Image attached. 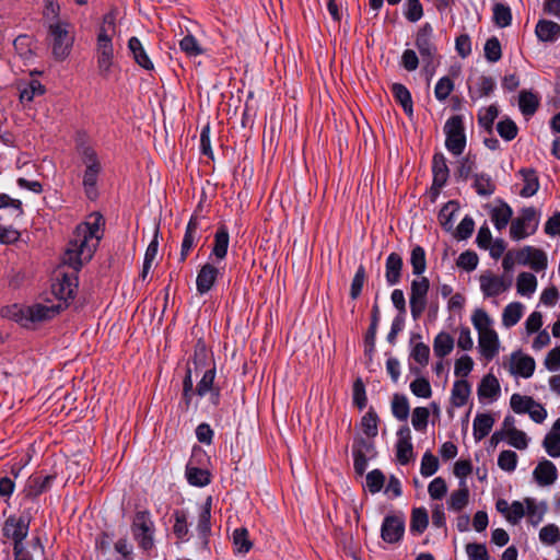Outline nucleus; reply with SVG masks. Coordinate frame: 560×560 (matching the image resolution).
<instances>
[{
	"instance_id": "1",
	"label": "nucleus",
	"mask_w": 560,
	"mask_h": 560,
	"mask_svg": "<svg viewBox=\"0 0 560 560\" xmlns=\"http://www.w3.org/2000/svg\"><path fill=\"white\" fill-rule=\"evenodd\" d=\"M78 238L70 240L68 246L62 255V264L72 268L71 275H77L82 269L83 265L89 262L97 249V243L92 245L83 244Z\"/></svg>"
},
{
	"instance_id": "2",
	"label": "nucleus",
	"mask_w": 560,
	"mask_h": 560,
	"mask_svg": "<svg viewBox=\"0 0 560 560\" xmlns=\"http://www.w3.org/2000/svg\"><path fill=\"white\" fill-rule=\"evenodd\" d=\"M69 24L66 22H56L49 24L48 35L51 39V54L58 61L65 60L71 52L74 38L69 33Z\"/></svg>"
},
{
	"instance_id": "3",
	"label": "nucleus",
	"mask_w": 560,
	"mask_h": 560,
	"mask_svg": "<svg viewBox=\"0 0 560 560\" xmlns=\"http://www.w3.org/2000/svg\"><path fill=\"white\" fill-rule=\"evenodd\" d=\"M95 59L97 73L102 79L107 80L115 67V61L112 35H106L104 30L96 37Z\"/></svg>"
},
{
	"instance_id": "4",
	"label": "nucleus",
	"mask_w": 560,
	"mask_h": 560,
	"mask_svg": "<svg viewBox=\"0 0 560 560\" xmlns=\"http://www.w3.org/2000/svg\"><path fill=\"white\" fill-rule=\"evenodd\" d=\"M154 529V523L152 522L150 512L148 510L138 511L135 514L131 524V533L141 549L150 550L153 548Z\"/></svg>"
},
{
	"instance_id": "5",
	"label": "nucleus",
	"mask_w": 560,
	"mask_h": 560,
	"mask_svg": "<svg viewBox=\"0 0 560 560\" xmlns=\"http://www.w3.org/2000/svg\"><path fill=\"white\" fill-rule=\"evenodd\" d=\"M445 147L454 155H460L466 148V135L463 116L454 115L444 125Z\"/></svg>"
},
{
	"instance_id": "6",
	"label": "nucleus",
	"mask_w": 560,
	"mask_h": 560,
	"mask_svg": "<svg viewBox=\"0 0 560 560\" xmlns=\"http://www.w3.org/2000/svg\"><path fill=\"white\" fill-rule=\"evenodd\" d=\"M539 220L534 207H525L521 214L512 220L510 226V236L514 241H521L534 234L538 229Z\"/></svg>"
},
{
	"instance_id": "7",
	"label": "nucleus",
	"mask_w": 560,
	"mask_h": 560,
	"mask_svg": "<svg viewBox=\"0 0 560 560\" xmlns=\"http://www.w3.org/2000/svg\"><path fill=\"white\" fill-rule=\"evenodd\" d=\"M429 289L430 281L427 277L411 281L409 305L413 320H418L425 311Z\"/></svg>"
},
{
	"instance_id": "8",
	"label": "nucleus",
	"mask_w": 560,
	"mask_h": 560,
	"mask_svg": "<svg viewBox=\"0 0 560 560\" xmlns=\"http://www.w3.org/2000/svg\"><path fill=\"white\" fill-rule=\"evenodd\" d=\"M31 523L28 514L8 517L3 526V536L13 540V549L24 548L23 540L27 537Z\"/></svg>"
},
{
	"instance_id": "9",
	"label": "nucleus",
	"mask_w": 560,
	"mask_h": 560,
	"mask_svg": "<svg viewBox=\"0 0 560 560\" xmlns=\"http://www.w3.org/2000/svg\"><path fill=\"white\" fill-rule=\"evenodd\" d=\"M433 37V27L430 23H424L421 27H419L415 45L419 50V54L425 63V67L433 66L434 59L438 56V48L435 44L432 42Z\"/></svg>"
},
{
	"instance_id": "10",
	"label": "nucleus",
	"mask_w": 560,
	"mask_h": 560,
	"mask_svg": "<svg viewBox=\"0 0 560 560\" xmlns=\"http://www.w3.org/2000/svg\"><path fill=\"white\" fill-rule=\"evenodd\" d=\"M90 219L93 221H86L80 223L74 230V237L82 242L83 244L92 245L91 241L94 238L97 245L103 237V233L101 232V226L105 224L104 218L100 212H93L90 215Z\"/></svg>"
},
{
	"instance_id": "11",
	"label": "nucleus",
	"mask_w": 560,
	"mask_h": 560,
	"mask_svg": "<svg viewBox=\"0 0 560 560\" xmlns=\"http://www.w3.org/2000/svg\"><path fill=\"white\" fill-rule=\"evenodd\" d=\"M205 456L201 448H194L192 455L186 466V478L187 481L195 487H206L211 482V474L206 468H199L195 466V463H199L198 457Z\"/></svg>"
},
{
	"instance_id": "12",
	"label": "nucleus",
	"mask_w": 560,
	"mask_h": 560,
	"mask_svg": "<svg viewBox=\"0 0 560 560\" xmlns=\"http://www.w3.org/2000/svg\"><path fill=\"white\" fill-rule=\"evenodd\" d=\"M79 278L77 275L63 273L61 279L52 283L51 290L54 295L61 304H68L73 300L78 290Z\"/></svg>"
},
{
	"instance_id": "13",
	"label": "nucleus",
	"mask_w": 560,
	"mask_h": 560,
	"mask_svg": "<svg viewBox=\"0 0 560 560\" xmlns=\"http://www.w3.org/2000/svg\"><path fill=\"white\" fill-rule=\"evenodd\" d=\"M405 533V518L402 515H386L384 517L381 537L387 544H396L401 540Z\"/></svg>"
},
{
	"instance_id": "14",
	"label": "nucleus",
	"mask_w": 560,
	"mask_h": 560,
	"mask_svg": "<svg viewBox=\"0 0 560 560\" xmlns=\"http://www.w3.org/2000/svg\"><path fill=\"white\" fill-rule=\"evenodd\" d=\"M200 215H198L196 212L190 217L185 234L183 237L182 246H180V255H179V262H184L192 247L195 246V241L197 238L198 230H199V223Z\"/></svg>"
},
{
	"instance_id": "15",
	"label": "nucleus",
	"mask_w": 560,
	"mask_h": 560,
	"mask_svg": "<svg viewBox=\"0 0 560 560\" xmlns=\"http://www.w3.org/2000/svg\"><path fill=\"white\" fill-rule=\"evenodd\" d=\"M479 281L480 289L486 298L498 296L500 293L506 291L512 284L511 279H509L508 284H504V279L502 277L493 276L491 273L481 275Z\"/></svg>"
},
{
	"instance_id": "16",
	"label": "nucleus",
	"mask_w": 560,
	"mask_h": 560,
	"mask_svg": "<svg viewBox=\"0 0 560 560\" xmlns=\"http://www.w3.org/2000/svg\"><path fill=\"white\" fill-rule=\"evenodd\" d=\"M68 307V304H61L58 303L56 305H43V304H35L32 306H28L26 308L27 313V320L31 322H44L54 318L56 315H58L61 311L66 310Z\"/></svg>"
},
{
	"instance_id": "17",
	"label": "nucleus",
	"mask_w": 560,
	"mask_h": 560,
	"mask_svg": "<svg viewBox=\"0 0 560 560\" xmlns=\"http://www.w3.org/2000/svg\"><path fill=\"white\" fill-rule=\"evenodd\" d=\"M220 271L214 265L207 262L198 271L196 288L199 294L208 293L214 285Z\"/></svg>"
},
{
	"instance_id": "18",
	"label": "nucleus",
	"mask_w": 560,
	"mask_h": 560,
	"mask_svg": "<svg viewBox=\"0 0 560 560\" xmlns=\"http://www.w3.org/2000/svg\"><path fill=\"white\" fill-rule=\"evenodd\" d=\"M533 476L539 486H550L557 480L558 470L552 462L542 459L534 469Z\"/></svg>"
},
{
	"instance_id": "19",
	"label": "nucleus",
	"mask_w": 560,
	"mask_h": 560,
	"mask_svg": "<svg viewBox=\"0 0 560 560\" xmlns=\"http://www.w3.org/2000/svg\"><path fill=\"white\" fill-rule=\"evenodd\" d=\"M535 366V360L532 357L521 354L520 351L512 354L510 369L512 374L528 378L534 374Z\"/></svg>"
},
{
	"instance_id": "20",
	"label": "nucleus",
	"mask_w": 560,
	"mask_h": 560,
	"mask_svg": "<svg viewBox=\"0 0 560 560\" xmlns=\"http://www.w3.org/2000/svg\"><path fill=\"white\" fill-rule=\"evenodd\" d=\"M500 342L495 330L479 334V350L486 360H492L498 354Z\"/></svg>"
},
{
	"instance_id": "21",
	"label": "nucleus",
	"mask_w": 560,
	"mask_h": 560,
	"mask_svg": "<svg viewBox=\"0 0 560 560\" xmlns=\"http://www.w3.org/2000/svg\"><path fill=\"white\" fill-rule=\"evenodd\" d=\"M55 478V475H47L44 477L31 476L24 490L25 497L28 499L37 498L38 495H40L43 492L47 491L50 488Z\"/></svg>"
},
{
	"instance_id": "22",
	"label": "nucleus",
	"mask_w": 560,
	"mask_h": 560,
	"mask_svg": "<svg viewBox=\"0 0 560 560\" xmlns=\"http://www.w3.org/2000/svg\"><path fill=\"white\" fill-rule=\"evenodd\" d=\"M101 170V164H91L88 165L84 171L82 185L84 192L90 200H95L98 197L96 184Z\"/></svg>"
},
{
	"instance_id": "23",
	"label": "nucleus",
	"mask_w": 560,
	"mask_h": 560,
	"mask_svg": "<svg viewBox=\"0 0 560 560\" xmlns=\"http://www.w3.org/2000/svg\"><path fill=\"white\" fill-rule=\"evenodd\" d=\"M535 33L539 40L555 43L560 37V24L550 20H539Z\"/></svg>"
},
{
	"instance_id": "24",
	"label": "nucleus",
	"mask_w": 560,
	"mask_h": 560,
	"mask_svg": "<svg viewBox=\"0 0 560 560\" xmlns=\"http://www.w3.org/2000/svg\"><path fill=\"white\" fill-rule=\"evenodd\" d=\"M402 258L397 253H390L385 264V277L389 285L397 284L401 279Z\"/></svg>"
},
{
	"instance_id": "25",
	"label": "nucleus",
	"mask_w": 560,
	"mask_h": 560,
	"mask_svg": "<svg viewBox=\"0 0 560 560\" xmlns=\"http://www.w3.org/2000/svg\"><path fill=\"white\" fill-rule=\"evenodd\" d=\"M211 508L212 498L208 497L202 504L197 524L199 536L205 540L206 544L208 542V537L211 534Z\"/></svg>"
},
{
	"instance_id": "26",
	"label": "nucleus",
	"mask_w": 560,
	"mask_h": 560,
	"mask_svg": "<svg viewBox=\"0 0 560 560\" xmlns=\"http://www.w3.org/2000/svg\"><path fill=\"white\" fill-rule=\"evenodd\" d=\"M128 48L132 54L135 61L145 70H153L154 65L152 60L149 58L147 51L144 50L142 43L136 36H132L128 40Z\"/></svg>"
},
{
	"instance_id": "27",
	"label": "nucleus",
	"mask_w": 560,
	"mask_h": 560,
	"mask_svg": "<svg viewBox=\"0 0 560 560\" xmlns=\"http://www.w3.org/2000/svg\"><path fill=\"white\" fill-rule=\"evenodd\" d=\"M229 243L230 234L228 226L225 224H221L218 226V230L214 234V243L211 255L215 256L220 260L224 259L228 254Z\"/></svg>"
},
{
	"instance_id": "28",
	"label": "nucleus",
	"mask_w": 560,
	"mask_h": 560,
	"mask_svg": "<svg viewBox=\"0 0 560 560\" xmlns=\"http://www.w3.org/2000/svg\"><path fill=\"white\" fill-rule=\"evenodd\" d=\"M390 91L395 101L401 105L405 114L409 117H412L413 102L409 90L401 83H393Z\"/></svg>"
},
{
	"instance_id": "29",
	"label": "nucleus",
	"mask_w": 560,
	"mask_h": 560,
	"mask_svg": "<svg viewBox=\"0 0 560 560\" xmlns=\"http://www.w3.org/2000/svg\"><path fill=\"white\" fill-rule=\"evenodd\" d=\"M518 174L523 177L524 187L521 189L520 195L524 198L534 196L539 189V178L535 168H521Z\"/></svg>"
},
{
	"instance_id": "30",
	"label": "nucleus",
	"mask_w": 560,
	"mask_h": 560,
	"mask_svg": "<svg viewBox=\"0 0 560 560\" xmlns=\"http://www.w3.org/2000/svg\"><path fill=\"white\" fill-rule=\"evenodd\" d=\"M471 393V386L466 380H457L452 388L451 402L454 407H463L467 404Z\"/></svg>"
},
{
	"instance_id": "31",
	"label": "nucleus",
	"mask_w": 560,
	"mask_h": 560,
	"mask_svg": "<svg viewBox=\"0 0 560 560\" xmlns=\"http://www.w3.org/2000/svg\"><path fill=\"white\" fill-rule=\"evenodd\" d=\"M494 418L491 413H477L474 420V438L476 441L485 439L494 424Z\"/></svg>"
},
{
	"instance_id": "32",
	"label": "nucleus",
	"mask_w": 560,
	"mask_h": 560,
	"mask_svg": "<svg viewBox=\"0 0 560 560\" xmlns=\"http://www.w3.org/2000/svg\"><path fill=\"white\" fill-rule=\"evenodd\" d=\"M432 174L433 179L436 184L446 185L447 179L450 177V170L446 164V158L443 153L438 152L433 155L432 159Z\"/></svg>"
},
{
	"instance_id": "33",
	"label": "nucleus",
	"mask_w": 560,
	"mask_h": 560,
	"mask_svg": "<svg viewBox=\"0 0 560 560\" xmlns=\"http://www.w3.org/2000/svg\"><path fill=\"white\" fill-rule=\"evenodd\" d=\"M518 107L524 116H533L539 107V98L532 91L523 90L518 94Z\"/></svg>"
},
{
	"instance_id": "34",
	"label": "nucleus",
	"mask_w": 560,
	"mask_h": 560,
	"mask_svg": "<svg viewBox=\"0 0 560 560\" xmlns=\"http://www.w3.org/2000/svg\"><path fill=\"white\" fill-rule=\"evenodd\" d=\"M34 37L27 34L19 35L14 42L13 46L19 56L24 60H31L34 58Z\"/></svg>"
},
{
	"instance_id": "35",
	"label": "nucleus",
	"mask_w": 560,
	"mask_h": 560,
	"mask_svg": "<svg viewBox=\"0 0 560 560\" xmlns=\"http://www.w3.org/2000/svg\"><path fill=\"white\" fill-rule=\"evenodd\" d=\"M458 210L459 202L457 200H450L441 208L438 219L444 231H453V218Z\"/></svg>"
},
{
	"instance_id": "36",
	"label": "nucleus",
	"mask_w": 560,
	"mask_h": 560,
	"mask_svg": "<svg viewBox=\"0 0 560 560\" xmlns=\"http://www.w3.org/2000/svg\"><path fill=\"white\" fill-rule=\"evenodd\" d=\"M454 348V338L445 331L439 332L433 340V351L435 357L443 359L448 355Z\"/></svg>"
},
{
	"instance_id": "37",
	"label": "nucleus",
	"mask_w": 560,
	"mask_h": 560,
	"mask_svg": "<svg viewBox=\"0 0 560 560\" xmlns=\"http://www.w3.org/2000/svg\"><path fill=\"white\" fill-rule=\"evenodd\" d=\"M478 396L482 398H494L500 393V384L498 378L489 373L482 377L477 389Z\"/></svg>"
},
{
	"instance_id": "38",
	"label": "nucleus",
	"mask_w": 560,
	"mask_h": 560,
	"mask_svg": "<svg viewBox=\"0 0 560 560\" xmlns=\"http://www.w3.org/2000/svg\"><path fill=\"white\" fill-rule=\"evenodd\" d=\"M211 359L212 354L209 353L206 342L201 338L198 339L194 347V354L191 358L194 370L198 372L205 369Z\"/></svg>"
},
{
	"instance_id": "39",
	"label": "nucleus",
	"mask_w": 560,
	"mask_h": 560,
	"mask_svg": "<svg viewBox=\"0 0 560 560\" xmlns=\"http://www.w3.org/2000/svg\"><path fill=\"white\" fill-rule=\"evenodd\" d=\"M459 489L452 492L448 500V508L456 512L462 511L469 502V489L465 480L459 481Z\"/></svg>"
},
{
	"instance_id": "40",
	"label": "nucleus",
	"mask_w": 560,
	"mask_h": 560,
	"mask_svg": "<svg viewBox=\"0 0 560 560\" xmlns=\"http://www.w3.org/2000/svg\"><path fill=\"white\" fill-rule=\"evenodd\" d=\"M495 89V81L488 75H480L478 78L477 88L472 90L469 88V96L472 101L489 96Z\"/></svg>"
},
{
	"instance_id": "41",
	"label": "nucleus",
	"mask_w": 560,
	"mask_h": 560,
	"mask_svg": "<svg viewBox=\"0 0 560 560\" xmlns=\"http://www.w3.org/2000/svg\"><path fill=\"white\" fill-rule=\"evenodd\" d=\"M512 215L513 210L506 202H502L500 207H495L491 211V220L495 229L499 231L503 230L508 225Z\"/></svg>"
},
{
	"instance_id": "42",
	"label": "nucleus",
	"mask_w": 560,
	"mask_h": 560,
	"mask_svg": "<svg viewBox=\"0 0 560 560\" xmlns=\"http://www.w3.org/2000/svg\"><path fill=\"white\" fill-rule=\"evenodd\" d=\"M429 525V514L424 508H413L411 511L410 532L422 534Z\"/></svg>"
},
{
	"instance_id": "43",
	"label": "nucleus",
	"mask_w": 560,
	"mask_h": 560,
	"mask_svg": "<svg viewBox=\"0 0 560 560\" xmlns=\"http://www.w3.org/2000/svg\"><path fill=\"white\" fill-rule=\"evenodd\" d=\"M524 502L526 504L525 513L528 515L529 523L534 526L538 525L542 521L547 511L546 502H540V504L537 505L535 500L532 498H526Z\"/></svg>"
},
{
	"instance_id": "44",
	"label": "nucleus",
	"mask_w": 560,
	"mask_h": 560,
	"mask_svg": "<svg viewBox=\"0 0 560 560\" xmlns=\"http://www.w3.org/2000/svg\"><path fill=\"white\" fill-rule=\"evenodd\" d=\"M523 315V304L520 302H512L505 306L502 314V323L505 327L515 326Z\"/></svg>"
},
{
	"instance_id": "45",
	"label": "nucleus",
	"mask_w": 560,
	"mask_h": 560,
	"mask_svg": "<svg viewBox=\"0 0 560 560\" xmlns=\"http://www.w3.org/2000/svg\"><path fill=\"white\" fill-rule=\"evenodd\" d=\"M537 288V279L530 272H521L516 280V290L521 295H530Z\"/></svg>"
},
{
	"instance_id": "46",
	"label": "nucleus",
	"mask_w": 560,
	"mask_h": 560,
	"mask_svg": "<svg viewBox=\"0 0 560 560\" xmlns=\"http://www.w3.org/2000/svg\"><path fill=\"white\" fill-rule=\"evenodd\" d=\"M380 418L373 407L361 419V428L364 434L373 439L377 435Z\"/></svg>"
},
{
	"instance_id": "47",
	"label": "nucleus",
	"mask_w": 560,
	"mask_h": 560,
	"mask_svg": "<svg viewBox=\"0 0 560 560\" xmlns=\"http://www.w3.org/2000/svg\"><path fill=\"white\" fill-rule=\"evenodd\" d=\"M172 516L174 518V535L180 540H186L189 533L187 513L184 510H175Z\"/></svg>"
},
{
	"instance_id": "48",
	"label": "nucleus",
	"mask_w": 560,
	"mask_h": 560,
	"mask_svg": "<svg viewBox=\"0 0 560 560\" xmlns=\"http://www.w3.org/2000/svg\"><path fill=\"white\" fill-rule=\"evenodd\" d=\"M493 23L503 28L512 23V12L508 4L495 2L493 4Z\"/></svg>"
},
{
	"instance_id": "49",
	"label": "nucleus",
	"mask_w": 560,
	"mask_h": 560,
	"mask_svg": "<svg viewBox=\"0 0 560 560\" xmlns=\"http://www.w3.org/2000/svg\"><path fill=\"white\" fill-rule=\"evenodd\" d=\"M409 402L405 395L394 394L392 400V412L399 421H406L409 416Z\"/></svg>"
},
{
	"instance_id": "50",
	"label": "nucleus",
	"mask_w": 560,
	"mask_h": 560,
	"mask_svg": "<svg viewBox=\"0 0 560 560\" xmlns=\"http://www.w3.org/2000/svg\"><path fill=\"white\" fill-rule=\"evenodd\" d=\"M525 250L528 252L529 262L528 266L539 272L547 268L548 259L547 255L542 249L535 248L533 246H525Z\"/></svg>"
},
{
	"instance_id": "51",
	"label": "nucleus",
	"mask_w": 560,
	"mask_h": 560,
	"mask_svg": "<svg viewBox=\"0 0 560 560\" xmlns=\"http://www.w3.org/2000/svg\"><path fill=\"white\" fill-rule=\"evenodd\" d=\"M215 374L217 372L214 365L205 371L201 380L196 386V395L203 397L209 393V390L219 386L214 383Z\"/></svg>"
},
{
	"instance_id": "52",
	"label": "nucleus",
	"mask_w": 560,
	"mask_h": 560,
	"mask_svg": "<svg viewBox=\"0 0 560 560\" xmlns=\"http://www.w3.org/2000/svg\"><path fill=\"white\" fill-rule=\"evenodd\" d=\"M410 264L412 266V272L416 276H421L427 268V259L424 248L420 245H416L411 249Z\"/></svg>"
},
{
	"instance_id": "53",
	"label": "nucleus",
	"mask_w": 560,
	"mask_h": 560,
	"mask_svg": "<svg viewBox=\"0 0 560 560\" xmlns=\"http://www.w3.org/2000/svg\"><path fill=\"white\" fill-rule=\"evenodd\" d=\"M474 188L476 192L480 196H490L495 190V185L492 182L491 177L487 174H475L474 175Z\"/></svg>"
},
{
	"instance_id": "54",
	"label": "nucleus",
	"mask_w": 560,
	"mask_h": 560,
	"mask_svg": "<svg viewBox=\"0 0 560 560\" xmlns=\"http://www.w3.org/2000/svg\"><path fill=\"white\" fill-rule=\"evenodd\" d=\"M499 136L505 141H512L518 133V127L510 117H505L497 124Z\"/></svg>"
},
{
	"instance_id": "55",
	"label": "nucleus",
	"mask_w": 560,
	"mask_h": 560,
	"mask_svg": "<svg viewBox=\"0 0 560 560\" xmlns=\"http://www.w3.org/2000/svg\"><path fill=\"white\" fill-rule=\"evenodd\" d=\"M510 405L515 413H527L530 407H535L536 401L530 396L513 394L511 396Z\"/></svg>"
},
{
	"instance_id": "56",
	"label": "nucleus",
	"mask_w": 560,
	"mask_h": 560,
	"mask_svg": "<svg viewBox=\"0 0 560 560\" xmlns=\"http://www.w3.org/2000/svg\"><path fill=\"white\" fill-rule=\"evenodd\" d=\"M233 544L242 553H247L252 549L253 542L249 540L247 528L240 527L233 532Z\"/></svg>"
},
{
	"instance_id": "57",
	"label": "nucleus",
	"mask_w": 560,
	"mask_h": 560,
	"mask_svg": "<svg viewBox=\"0 0 560 560\" xmlns=\"http://www.w3.org/2000/svg\"><path fill=\"white\" fill-rule=\"evenodd\" d=\"M352 400L353 405L362 410L366 407L368 398L365 392V385L361 377H357L352 385Z\"/></svg>"
},
{
	"instance_id": "58",
	"label": "nucleus",
	"mask_w": 560,
	"mask_h": 560,
	"mask_svg": "<svg viewBox=\"0 0 560 560\" xmlns=\"http://www.w3.org/2000/svg\"><path fill=\"white\" fill-rule=\"evenodd\" d=\"M483 50L485 57L489 62H497L502 57L501 43L495 36L487 39Z\"/></svg>"
},
{
	"instance_id": "59",
	"label": "nucleus",
	"mask_w": 560,
	"mask_h": 560,
	"mask_svg": "<svg viewBox=\"0 0 560 560\" xmlns=\"http://www.w3.org/2000/svg\"><path fill=\"white\" fill-rule=\"evenodd\" d=\"M411 393L419 398H430L432 396L431 384L428 378L420 376L410 383Z\"/></svg>"
},
{
	"instance_id": "60",
	"label": "nucleus",
	"mask_w": 560,
	"mask_h": 560,
	"mask_svg": "<svg viewBox=\"0 0 560 560\" xmlns=\"http://www.w3.org/2000/svg\"><path fill=\"white\" fill-rule=\"evenodd\" d=\"M404 7V15L409 22L416 23L423 16V7L420 0H406Z\"/></svg>"
},
{
	"instance_id": "61",
	"label": "nucleus",
	"mask_w": 560,
	"mask_h": 560,
	"mask_svg": "<svg viewBox=\"0 0 560 560\" xmlns=\"http://www.w3.org/2000/svg\"><path fill=\"white\" fill-rule=\"evenodd\" d=\"M77 152L81 156L82 162L88 166L91 164H101L97 159L96 151L83 140L77 141Z\"/></svg>"
},
{
	"instance_id": "62",
	"label": "nucleus",
	"mask_w": 560,
	"mask_h": 560,
	"mask_svg": "<svg viewBox=\"0 0 560 560\" xmlns=\"http://www.w3.org/2000/svg\"><path fill=\"white\" fill-rule=\"evenodd\" d=\"M471 322L479 334L486 332L488 330H493L492 328H490L492 320L483 308L475 310L471 316Z\"/></svg>"
},
{
	"instance_id": "63",
	"label": "nucleus",
	"mask_w": 560,
	"mask_h": 560,
	"mask_svg": "<svg viewBox=\"0 0 560 560\" xmlns=\"http://www.w3.org/2000/svg\"><path fill=\"white\" fill-rule=\"evenodd\" d=\"M179 47L189 57H196L203 54V49L199 45L196 37L191 34L183 37V39L179 42Z\"/></svg>"
},
{
	"instance_id": "64",
	"label": "nucleus",
	"mask_w": 560,
	"mask_h": 560,
	"mask_svg": "<svg viewBox=\"0 0 560 560\" xmlns=\"http://www.w3.org/2000/svg\"><path fill=\"white\" fill-rule=\"evenodd\" d=\"M542 445L549 456L560 457V432H549L546 434Z\"/></svg>"
}]
</instances>
